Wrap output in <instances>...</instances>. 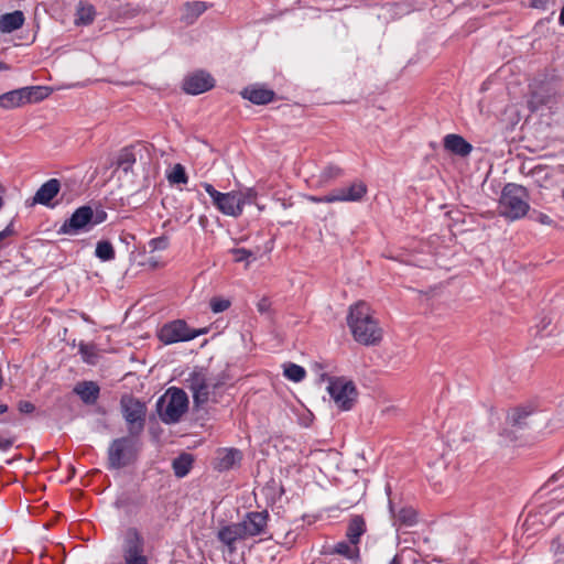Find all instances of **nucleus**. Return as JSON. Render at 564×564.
<instances>
[{
	"instance_id": "nucleus-1",
	"label": "nucleus",
	"mask_w": 564,
	"mask_h": 564,
	"mask_svg": "<svg viewBox=\"0 0 564 564\" xmlns=\"http://www.w3.org/2000/svg\"><path fill=\"white\" fill-rule=\"evenodd\" d=\"M347 324L354 339L365 346H373L381 341L383 329L375 318L369 304L364 301L350 306Z\"/></svg>"
},
{
	"instance_id": "nucleus-2",
	"label": "nucleus",
	"mask_w": 564,
	"mask_h": 564,
	"mask_svg": "<svg viewBox=\"0 0 564 564\" xmlns=\"http://www.w3.org/2000/svg\"><path fill=\"white\" fill-rule=\"evenodd\" d=\"M529 209V195L525 187L513 183L507 184L499 198V215L509 220H517L524 217Z\"/></svg>"
},
{
	"instance_id": "nucleus-3",
	"label": "nucleus",
	"mask_w": 564,
	"mask_h": 564,
	"mask_svg": "<svg viewBox=\"0 0 564 564\" xmlns=\"http://www.w3.org/2000/svg\"><path fill=\"white\" fill-rule=\"evenodd\" d=\"M188 398L177 388H170L158 401V411L164 423H176L187 411Z\"/></svg>"
},
{
	"instance_id": "nucleus-4",
	"label": "nucleus",
	"mask_w": 564,
	"mask_h": 564,
	"mask_svg": "<svg viewBox=\"0 0 564 564\" xmlns=\"http://www.w3.org/2000/svg\"><path fill=\"white\" fill-rule=\"evenodd\" d=\"M51 94V89L43 86H28L10 90L0 95V107L3 109H13L26 104L44 100Z\"/></svg>"
},
{
	"instance_id": "nucleus-5",
	"label": "nucleus",
	"mask_w": 564,
	"mask_h": 564,
	"mask_svg": "<svg viewBox=\"0 0 564 564\" xmlns=\"http://www.w3.org/2000/svg\"><path fill=\"white\" fill-rule=\"evenodd\" d=\"M202 186L210 196L213 205L219 213L234 218L242 215L241 198L237 191L223 193L209 183H203Z\"/></svg>"
},
{
	"instance_id": "nucleus-6",
	"label": "nucleus",
	"mask_w": 564,
	"mask_h": 564,
	"mask_svg": "<svg viewBox=\"0 0 564 564\" xmlns=\"http://www.w3.org/2000/svg\"><path fill=\"white\" fill-rule=\"evenodd\" d=\"M144 539L141 533L130 528L126 531L122 543V557L124 564H148L149 558L145 555Z\"/></svg>"
},
{
	"instance_id": "nucleus-7",
	"label": "nucleus",
	"mask_w": 564,
	"mask_h": 564,
	"mask_svg": "<svg viewBox=\"0 0 564 564\" xmlns=\"http://www.w3.org/2000/svg\"><path fill=\"white\" fill-rule=\"evenodd\" d=\"M137 454L135 442L130 437L115 440L108 449V464L112 469L131 464Z\"/></svg>"
},
{
	"instance_id": "nucleus-8",
	"label": "nucleus",
	"mask_w": 564,
	"mask_h": 564,
	"mask_svg": "<svg viewBox=\"0 0 564 564\" xmlns=\"http://www.w3.org/2000/svg\"><path fill=\"white\" fill-rule=\"evenodd\" d=\"M203 334H206V329H191L184 321L176 319L163 325L158 336L163 344L171 345L192 340Z\"/></svg>"
},
{
	"instance_id": "nucleus-9",
	"label": "nucleus",
	"mask_w": 564,
	"mask_h": 564,
	"mask_svg": "<svg viewBox=\"0 0 564 564\" xmlns=\"http://www.w3.org/2000/svg\"><path fill=\"white\" fill-rule=\"evenodd\" d=\"M327 391L337 408L343 411L350 410L357 398L355 384L345 378L332 379L328 383Z\"/></svg>"
},
{
	"instance_id": "nucleus-10",
	"label": "nucleus",
	"mask_w": 564,
	"mask_h": 564,
	"mask_svg": "<svg viewBox=\"0 0 564 564\" xmlns=\"http://www.w3.org/2000/svg\"><path fill=\"white\" fill-rule=\"evenodd\" d=\"M186 383L193 393L196 405L205 404L210 398L212 390L217 387L216 383L207 378V373L203 369L191 372Z\"/></svg>"
},
{
	"instance_id": "nucleus-11",
	"label": "nucleus",
	"mask_w": 564,
	"mask_h": 564,
	"mask_svg": "<svg viewBox=\"0 0 564 564\" xmlns=\"http://www.w3.org/2000/svg\"><path fill=\"white\" fill-rule=\"evenodd\" d=\"M215 86V79L206 72L199 70L188 75L183 82V89L191 95H199Z\"/></svg>"
},
{
	"instance_id": "nucleus-12",
	"label": "nucleus",
	"mask_w": 564,
	"mask_h": 564,
	"mask_svg": "<svg viewBox=\"0 0 564 564\" xmlns=\"http://www.w3.org/2000/svg\"><path fill=\"white\" fill-rule=\"evenodd\" d=\"M335 203L360 202L367 194V185L361 181L332 191Z\"/></svg>"
},
{
	"instance_id": "nucleus-13",
	"label": "nucleus",
	"mask_w": 564,
	"mask_h": 564,
	"mask_svg": "<svg viewBox=\"0 0 564 564\" xmlns=\"http://www.w3.org/2000/svg\"><path fill=\"white\" fill-rule=\"evenodd\" d=\"M121 408L123 416L129 424L134 425L138 423L139 427H142L145 416L144 403L132 397H123L121 399Z\"/></svg>"
},
{
	"instance_id": "nucleus-14",
	"label": "nucleus",
	"mask_w": 564,
	"mask_h": 564,
	"mask_svg": "<svg viewBox=\"0 0 564 564\" xmlns=\"http://www.w3.org/2000/svg\"><path fill=\"white\" fill-rule=\"evenodd\" d=\"M94 216L93 208L90 206H82L77 208L70 218L66 220L61 227L63 234H76L88 225Z\"/></svg>"
},
{
	"instance_id": "nucleus-15",
	"label": "nucleus",
	"mask_w": 564,
	"mask_h": 564,
	"mask_svg": "<svg viewBox=\"0 0 564 564\" xmlns=\"http://www.w3.org/2000/svg\"><path fill=\"white\" fill-rule=\"evenodd\" d=\"M268 516L264 512H250L240 523L245 538L261 534L267 527Z\"/></svg>"
},
{
	"instance_id": "nucleus-16",
	"label": "nucleus",
	"mask_w": 564,
	"mask_h": 564,
	"mask_svg": "<svg viewBox=\"0 0 564 564\" xmlns=\"http://www.w3.org/2000/svg\"><path fill=\"white\" fill-rule=\"evenodd\" d=\"M61 189V183L56 178H51L45 182L41 187L36 191L33 203L41 204L44 206H51V202L58 194Z\"/></svg>"
},
{
	"instance_id": "nucleus-17",
	"label": "nucleus",
	"mask_w": 564,
	"mask_h": 564,
	"mask_svg": "<svg viewBox=\"0 0 564 564\" xmlns=\"http://www.w3.org/2000/svg\"><path fill=\"white\" fill-rule=\"evenodd\" d=\"M242 458L241 452L236 448H221L217 452L216 469L224 471L239 465Z\"/></svg>"
},
{
	"instance_id": "nucleus-18",
	"label": "nucleus",
	"mask_w": 564,
	"mask_h": 564,
	"mask_svg": "<svg viewBox=\"0 0 564 564\" xmlns=\"http://www.w3.org/2000/svg\"><path fill=\"white\" fill-rule=\"evenodd\" d=\"M241 96L254 105H267L274 99V91L260 86H249L241 91Z\"/></svg>"
},
{
	"instance_id": "nucleus-19",
	"label": "nucleus",
	"mask_w": 564,
	"mask_h": 564,
	"mask_svg": "<svg viewBox=\"0 0 564 564\" xmlns=\"http://www.w3.org/2000/svg\"><path fill=\"white\" fill-rule=\"evenodd\" d=\"M444 147L446 150L460 156L468 155L473 150L471 144L458 134H447L444 138Z\"/></svg>"
},
{
	"instance_id": "nucleus-20",
	"label": "nucleus",
	"mask_w": 564,
	"mask_h": 564,
	"mask_svg": "<svg viewBox=\"0 0 564 564\" xmlns=\"http://www.w3.org/2000/svg\"><path fill=\"white\" fill-rule=\"evenodd\" d=\"M366 532V522L365 519L361 516H354L350 518L347 530H346V536L347 540L355 543L357 546H359V542L361 536Z\"/></svg>"
},
{
	"instance_id": "nucleus-21",
	"label": "nucleus",
	"mask_w": 564,
	"mask_h": 564,
	"mask_svg": "<svg viewBox=\"0 0 564 564\" xmlns=\"http://www.w3.org/2000/svg\"><path fill=\"white\" fill-rule=\"evenodd\" d=\"M24 24V14L22 11L6 13L0 17V31L11 33Z\"/></svg>"
},
{
	"instance_id": "nucleus-22",
	"label": "nucleus",
	"mask_w": 564,
	"mask_h": 564,
	"mask_svg": "<svg viewBox=\"0 0 564 564\" xmlns=\"http://www.w3.org/2000/svg\"><path fill=\"white\" fill-rule=\"evenodd\" d=\"M242 529L240 523H232L230 525L224 527L218 532V539L226 544L227 546L231 547L237 541L245 540Z\"/></svg>"
},
{
	"instance_id": "nucleus-23",
	"label": "nucleus",
	"mask_w": 564,
	"mask_h": 564,
	"mask_svg": "<svg viewBox=\"0 0 564 564\" xmlns=\"http://www.w3.org/2000/svg\"><path fill=\"white\" fill-rule=\"evenodd\" d=\"M74 391L87 404L95 403L99 395V387L93 381L77 383Z\"/></svg>"
},
{
	"instance_id": "nucleus-24",
	"label": "nucleus",
	"mask_w": 564,
	"mask_h": 564,
	"mask_svg": "<svg viewBox=\"0 0 564 564\" xmlns=\"http://www.w3.org/2000/svg\"><path fill=\"white\" fill-rule=\"evenodd\" d=\"M329 554H338L348 560L355 561L359 557V546L348 541H339L328 550Z\"/></svg>"
},
{
	"instance_id": "nucleus-25",
	"label": "nucleus",
	"mask_w": 564,
	"mask_h": 564,
	"mask_svg": "<svg viewBox=\"0 0 564 564\" xmlns=\"http://www.w3.org/2000/svg\"><path fill=\"white\" fill-rule=\"evenodd\" d=\"M95 8L86 2H79L76 10L75 23L77 25H88L95 19Z\"/></svg>"
},
{
	"instance_id": "nucleus-26",
	"label": "nucleus",
	"mask_w": 564,
	"mask_h": 564,
	"mask_svg": "<svg viewBox=\"0 0 564 564\" xmlns=\"http://www.w3.org/2000/svg\"><path fill=\"white\" fill-rule=\"evenodd\" d=\"M207 6L202 1L187 2L184 7L182 19L186 23H193L205 10Z\"/></svg>"
},
{
	"instance_id": "nucleus-27",
	"label": "nucleus",
	"mask_w": 564,
	"mask_h": 564,
	"mask_svg": "<svg viewBox=\"0 0 564 564\" xmlns=\"http://www.w3.org/2000/svg\"><path fill=\"white\" fill-rule=\"evenodd\" d=\"M394 519L400 525L413 527L417 522V513L412 507H404L394 514Z\"/></svg>"
},
{
	"instance_id": "nucleus-28",
	"label": "nucleus",
	"mask_w": 564,
	"mask_h": 564,
	"mask_svg": "<svg viewBox=\"0 0 564 564\" xmlns=\"http://www.w3.org/2000/svg\"><path fill=\"white\" fill-rule=\"evenodd\" d=\"M192 464H193V458L191 455H188V454L181 455L180 457H177L173 460L172 466H173L174 474L180 478L186 476L192 468Z\"/></svg>"
},
{
	"instance_id": "nucleus-29",
	"label": "nucleus",
	"mask_w": 564,
	"mask_h": 564,
	"mask_svg": "<svg viewBox=\"0 0 564 564\" xmlns=\"http://www.w3.org/2000/svg\"><path fill=\"white\" fill-rule=\"evenodd\" d=\"M283 368V375L293 382H300L306 376L305 369L296 364L289 362Z\"/></svg>"
},
{
	"instance_id": "nucleus-30",
	"label": "nucleus",
	"mask_w": 564,
	"mask_h": 564,
	"mask_svg": "<svg viewBox=\"0 0 564 564\" xmlns=\"http://www.w3.org/2000/svg\"><path fill=\"white\" fill-rule=\"evenodd\" d=\"M95 253L101 261H110L115 258V249L109 241H99Z\"/></svg>"
},
{
	"instance_id": "nucleus-31",
	"label": "nucleus",
	"mask_w": 564,
	"mask_h": 564,
	"mask_svg": "<svg viewBox=\"0 0 564 564\" xmlns=\"http://www.w3.org/2000/svg\"><path fill=\"white\" fill-rule=\"evenodd\" d=\"M167 180L171 184H186L188 177L184 166L181 164H175L171 172L167 174Z\"/></svg>"
},
{
	"instance_id": "nucleus-32",
	"label": "nucleus",
	"mask_w": 564,
	"mask_h": 564,
	"mask_svg": "<svg viewBox=\"0 0 564 564\" xmlns=\"http://www.w3.org/2000/svg\"><path fill=\"white\" fill-rule=\"evenodd\" d=\"M237 193L241 198V208L243 209L247 204H256L258 192L254 187H245L238 189Z\"/></svg>"
},
{
	"instance_id": "nucleus-33",
	"label": "nucleus",
	"mask_w": 564,
	"mask_h": 564,
	"mask_svg": "<svg viewBox=\"0 0 564 564\" xmlns=\"http://www.w3.org/2000/svg\"><path fill=\"white\" fill-rule=\"evenodd\" d=\"M79 351L82 354L83 359L90 365L97 364V349L94 345H80Z\"/></svg>"
},
{
	"instance_id": "nucleus-34",
	"label": "nucleus",
	"mask_w": 564,
	"mask_h": 564,
	"mask_svg": "<svg viewBox=\"0 0 564 564\" xmlns=\"http://www.w3.org/2000/svg\"><path fill=\"white\" fill-rule=\"evenodd\" d=\"M343 175V170L336 165H329L325 167L321 173V180L324 183H327L332 180H335Z\"/></svg>"
},
{
	"instance_id": "nucleus-35",
	"label": "nucleus",
	"mask_w": 564,
	"mask_h": 564,
	"mask_svg": "<svg viewBox=\"0 0 564 564\" xmlns=\"http://www.w3.org/2000/svg\"><path fill=\"white\" fill-rule=\"evenodd\" d=\"M415 553L412 550L403 549L394 555L390 564H404L406 561H414Z\"/></svg>"
},
{
	"instance_id": "nucleus-36",
	"label": "nucleus",
	"mask_w": 564,
	"mask_h": 564,
	"mask_svg": "<svg viewBox=\"0 0 564 564\" xmlns=\"http://www.w3.org/2000/svg\"><path fill=\"white\" fill-rule=\"evenodd\" d=\"M529 415V412H527L523 409H514L509 415H508V422L511 423L513 426H518L523 424V420Z\"/></svg>"
},
{
	"instance_id": "nucleus-37",
	"label": "nucleus",
	"mask_w": 564,
	"mask_h": 564,
	"mask_svg": "<svg viewBox=\"0 0 564 564\" xmlns=\"http://www.w3.org/2000/svg\"><path fill=\"white\" fill-rule=\"evenodd\" d=\"M170 240L166 236L153 238L149 241L151 251L165 250L169 247Z\"/></svg>"
},
{
	"instance_id": "nucleus-38",
	"label": "nucleus",
	"mask_w": 564,
	"mask_h": 564,
	"mask_svg": "<svg viewBox=\"0 0 564 564\" xmlns=\"http://www.w3.org/2000/svg\"><path fill=\"white\" fill-rule=\"evenodd\" d=\"M135 162L134 154L130 151H123L119 156V166L128 171Z\"/></svg>"
},
{
	"instance_id": "nucleus-39",
	"label": "nucleus",
	"mask_w": 564,
	"mask_h": 564,
	"mask_svg": "<svg viewBox=\"0 0 564 564\" xmlns=\"http://www.w3.org/2000/svg\"><path fill=\"white\" fill-rule=\"evenodd\" d=\"M230 306V302L225 299L214 297L210 300V308L214 313L226 311Z\"/></svg>"
},
{
	"instance_id": "nucleus-40",
	"label": "nucleus",
	"mask_w": 564,
	"mask_h": 564,
	"mask_svg": "<svg viewBox=\"0 0 564 564\" xmlns=\"http://www.w3.org/2000/svg\"><path fill=\"white\" fill-rule=\"evenodd\" d=\"M231 253L234 254L236 262H241V261L248 260L250 257H252V252L245 248L232 249Z\"/></svg>"
},
{
	"instance_id": "nucleus-41",
	"label": "nucleus",
	"mask_w": 564,
	"mask_h": 564,
	"mask_svg": "<svg viewBox=\"0 0 564 564\" xmlns=\"http://www.w3.org/2000/svg\"><path fill=\"white\" fill-rule=\"evenodd\" d=\"M306 199L312 203H327V204L335 203L332 192H329L327 195H324V196L308 195V196H306Z\"/></svg>"
},
{
	"instance_id": "nucleus-42",
	"label": "nucleus",
	"mask_w": 564,
	"mask_h": 564,
	"mask_svg": "<svg viewBox=\"0 0 564 564\" xmlns=\"http://www.w3.org/2000/svg\"><path fill=\"white\" fill-rule=\"evenodd\" d=\"M18 409L22 414H31L34 412L35 406L32 402L22 400L18 403Z\"/></svg>"
},
{
	"instance_id": "nucleus-43",
	"label": "nucleus",
	"mask_w": 564,
	"mask_h": 564,
	"mask_svg": "<svg viewBox=\"0 0 564 564\" xmlns=\"http://www.w3.org/2000/svg\"><path fill=\"white\" fill-rule=\"evenodd\" d=\"M270 306H271V302L269 301V299L267 297H262L258 304H257V307H258V311L260 313H267L269 312L270 310Z\"/></svg>"
},
{
	"instance_id": "nucleus-44",
	"label": "nucleus",
	"mask_w": 564,
	"mask_h": 564,
	"mask_svg": "<svg viewBox=\"0 0 564 564\" xmlns=\"http://www.w3.org/2000/svg\"><path fill=\"white\" fill-rule=\"evenodd\" d=\"M552 550L555 554L564 553V545L562 543V538H557L552 542Z\"/></svg>"
},
{
	"instance_id": "nucleus-45",
	"label": "nucleus",
	"mask_w": 564,
	"mask_h": 564,
	"mask_svg": "<svg viewBox=\"0 0 564 564\" xmlns=\"http://www.w3.org/2000/svg\"><path fill=\"white\" fill-rule=\"evenodd\" d=\"M12 446V441L10 438L0 437V451H8Z\"/></svg>"
},
{
	"instance_id": "nucleus-46",
	"label": "nucleus",
	"mask_w": 564,
	"mask_h": 564,
	"mask_svg": "<svg viewBox=\"0 0 564 564\" xmlns=\"http://www.w3.org/2000/svg\"><path fill=\"white\" fill-rule=\"evenodd\" d=\"M549 0H530V4L536 9H544Z\"/></svg>"
},
{
	"instance_id": "nucleus-47",
	"label": "nucleus",
	"mask_w": 564,
	"mask_h": 564,
	"mask_svg": "<svg viewBox=\"0 0 564 564\" xmlns=\"http://www.w3.org/2000/svg\"><path fill=\"white\" fill-rule=\"evenodd\" d=\"M536 220L543 225H551L553 220L545 214H539Z\"/></svg>"
},
{
	"instance_id": "nucleus-48",
	"label": "nucleus",
	"mask_w": 564,
	"mask_h": 564,
	"mask_svg": "<svg viewBox=\"0 0 564 564\" xmlns=\"http://www.w3.org/2000/svg\"><path fill=\"white\" fill-rule=\"evenodd\" d=\"M564 478V470L560 471L558 474H555L554 476H552L551 480H561Z\"/></svg>"
},
{
	"instance_id": "nucleus-49",
	"label": "nucleus",
	"mask_w": 564,
	"mask_h": 564,
	"mask_svg": "<svg viewBox=\"0 0 564 564\" xmlns=\"http://www.w3.org/2000/svg\"><path fill=\"white\" fill-rule=\"evenodd\" d=\"M8 405L4 404V403H0V415L1 414H4L6 412H8Z\"/></svg>"
},
{
	"instance_id": "nucleus-50",
	"label": "nucleus",
	"mask_w": 564,
	"mask_h": 564,
	"mask_svg": "<svg viewBox=\"0 0 564 564\" xmlns=\"http://www.w3.org/2000/svg\"><path fill=\"white\" fill-rule=\"evenodd\" d=\"M558 21L561 25H564V7L561 10Z\"/></svg>"
},
{
	"instance_id": "nucleus-51",
	"label": "nucleus",
	"mask_w": 564,
	"mask_h": 564,
	"mask_svg": "<svg viewBox=\"0 0 564 564\" xmlns=\"http://www.w3.org/2000/svg\"><path fill=\"white\" fill-rule=\"evenodd\" d=\"M10 69L9 65L0 61V70H8Z\"/></svg>"
},
{
	"instance_id": "nucleus-52",
	"label": "nucleus",
	"mask_w": 564,
	"mask_h": 564,
	"mask_svg": "<svg viewBox=\"0 0 564 564\" xmlns=\"http://www.w3.org/2000/svg\"><path fill=\"white\" fill-rule=\"evenodd\" d=\"M530 104L533 110H536L539 108V105H536L534 100H531Z\"/></svg>"
},
{
	"instance_id": "nucleus-53",
	"label": "nucleus",
	"mask_w": 564,
	"mask_h": 564,
	"mask_svg": "<svg viewBox=\"0 0 564 564\" xmlns=\"http://www.w3.org/2000/svg\"><path fill=\"white\" fill-rule=\"evenodd\" d=\"M6 191L4 186L2 185V183L0 182V193H3Z\"/></svg>"
},
{
	"instance_id": "nucleus-54",
	"label": "nucleus",
	"mask_w": 564,
	"mask_h": 564,
	"mask_svg": "<svg viewBox=\"0 0 564 564\" xmlns=\"http://www.w3.org/2000/svg\"><path fill=\"white\" fill-rule=\"evenodd\" d=\"M3 205H4L3 198L0 196V209L3 207Z\"/></svg>"
},
{
	"instance_id": "nucleus-55",
	"label": "nucleus",
	"mask_w": 564,
	"mask_h": 564,
	"mask_svg": "<svg viewBox=\"0 0 564 564\" xmlns=\"http://www.w3.org/2000/svg\"><path fill=\"white\" fill-rule=\"evenodd\" d=\"M549 102H550L549 100L547 101L540 100V104H545L546 105Z\"/></svg>"
}]
</instances>
